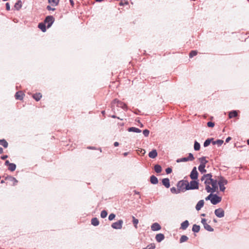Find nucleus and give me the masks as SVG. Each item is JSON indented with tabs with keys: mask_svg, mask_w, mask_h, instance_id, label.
Wrapping results in <instances>:
<instances>
[{
	"mask_svg": "<svg viewBox=\"0 0 249 249\" xmlns=\"http://www.w3.org/2000/svg\"><path fill=\"white\" fill-rule=\"evenodd\" d=\"M171 192L173 194H178L180 192L179 191L177 190V189L175 187H172L170 189Z\"/></svg>",
	"mask_w": 249,
	"mask_h": 249,
	"instance_id": "nucleus-41",
	"label": "nucleus"
},
{
	"mask_svg": "<svg viewBox=\"0 0 249 249\" xmlns=\"http://www.w3.org/2000/svg\"><path fill=\"white\" fill-rule=\"evenodd\" d=\"M33 98L36 101H38L42 97V94L40 93H36L32 96Z\"/></svg>",
	"mask_w": 249,
	"mask_h": 249,
	"instance_id": "nucleus-19",
	"label": "nucleus"
},
{
	"mask_svg": "<svg viewBox=\"0 0 249 249\" xmlns=\"http://www.w3.org/2000/svg\"><path fill=\"white\" fill-rule=\"evenodd\" d=\"M155 247V245L153 243L148 245L146 248H143V249H154Z\"/></svg>",
	"mask_w": 249,
	"mask_h": 249,
	"instance_id": "nucleus-38",
	"label": "nucleus"
},
{
	"mask_svg": "<svg viewBox=\"0 0 249 249\" xmlns=\"http://www.w3.org/2000/svg\"><path fill=\"white\" fill-rule=\"evenodd\" d=\"M128 154V152H124L123 154L124 156H126Z\"/></svg>",
	"mask_w": 249,
	"mask_h": 249,
	"instance_id": "nucleus-59",
	"label": "nucleus"
},
{
	"mask_svg": "<svg viewBox=\"0 0 249 249\" xmlns=\"http://www.w3.org/2000/svg\"><path fill=\"white\" fill-rule=\"evenodd\" d=\"M212 185V187H211V192L210 193H214L217 191L218 190V186H217V181L216 180H214L212 179V183L211 184Z\"/></svg>",
	"mask_w": 249,
	"mask_h": 249,
	"instance_id": "nucleus-8",
	"label": "nucleus"
},
{
	"mask_svg": "<svg viewBox=\"0 0 249 249\" xmlns=\"http://www.w3.org/2000/svg\"><path fill=\"white\" fill-rule=\"evenodd\" d=\"M4 183V181L3 180H2L1 181V183Z\"/></svg>",
	"mask_w": 249,
	"mask_h": 249,
	"instance_id": "nucleus-62",
	"label": "nucleus"
},
{
	"mask_svg": "<svg viewBox=\"0 0 249 249\" xmlns=\"http://www.w3.org/2000/svg\"><path fill=\"white\" fill-rule=\"evenodd\" d=\"M0 145H2L4 148L8 147V142L4 139L0 140Z\"/></svg>",
	"mask_w": 249,
	"mask_h": 249,
	"instance_id": "nucleus-26",
	"label": "nucleus"
},
{
	"mask_svg": "<svg viewBox=\"0 0 249 249\" xmlns=\"http://www.w3.org/2000/svg\"><path fill=\"white\" fill-rule=\"evenodd\" d=\"M136 121L138 123L140 124H142V123H142V122H141V121H140V120L139 119L136 120Z\"/></svg>",
	"mask_w": 249,
	"mask_h": 249,
	"instance_id": "nucleus-54",
	"label": "nucleus"
},
{
	"mask_svg": "<svg viewBox=\"0 0 249 249\" xmlns=\"http://www.w3.org/2000/svg\"><path fill=\"white\" fill-rule=\"evenodd\" d=\"M47 9L48 10H53H53H55V9H54V8H52V7H51V6H50V5L47 6Z\"/></svg>",
	"mask_w": 249,
	"mask_h": 249,
	"instance_id": "nucleus-50",
	"label": "nucleus"
},
{
	"mask_svg": "<svg viewBox=\"0 0 249 249\" xmlns=\"http://www.w3.org/2000/svg\"><path fill=\"white\" fill-rule=\"evenodd\" d=\"M221 197L218 196L217 195H213V196L211 199V203L213 205H216L219 203L221 201Z\"/></svg>",
	"mask_w": 249,
	"mask_h": 249,
	"instance_id": "nucleus-7",
	"label": "nucleus"
},
{
	"mask_svg": "<svg viewBox=\"0 0 249 249\" xmlns=\"http://www.w3.org/2000/svg\"><path fill=\"white\" fill-rule=\"evenodd\" d=\"M123 221L119 220L117 222H114L112 224L111 227L114 229L120 230L122 228Z\"/></svg>",
	"mask_w": 249,
	"mask_h": 249,
	"instance_id": "nucleus-5",
	"label": "nucleus"
},
{
	"mask_svg": "<svg viewBox=\"0 0 249 249\" xmlns=\"http://www.w3.org/2000/svg\"><path fill=\"white\" fill-rule=\"evenodd\" d=\"M38 28L43 32L46 31V25L43 23H39L38 24Z\"/></svg>",
	"mask_w": 249,
	"mask_h": 249,
	"instance_id": "nucleus-31",
	"label": "nucleus"
},
{
	"mask_svg": "<svg viewBox=\"0 0 249 249\" xmlns=\"http://www.w3.org/2000/svg\"><path fill=\"white\" fill-rule=\"evenodd\" d=\"M212 196H213V194L211 193V194H210L208 196H207L205 198V200H210L211 201V199H212Z\"/></svg>",
	"mask_w": 249,
	"mask_h": 249,
	"instance_id": "nucleus-46",
	"label": "nucleus"
},
{
	"mask_svg": "<svg viewBox=\"0 0 249 249\" xmlns=\"http://www.w3.org/2000/svg\"><path fill=\"white\" fill-rule=\"evenodd\" d=\"M162 184L165 187H166L167 188H169V187H170V180H169V178H165L162 179Z\"/></svg>",
	"mask_w": 249,
	"mask_h": 249,
	"instance_id": "nucleus-16",
	"label": "nucleus"
},
{
	"mask_svg": "<svg viewBox=\"0 0 249 249\" xmlns=\"http://www.w3.org/2000/svg\"><path fill=\"white\" fill-rule=\"evenodd\" d=\"M176 161L178 163L181 162H186L188 161V160L186 159V158H182L180 159H178Z\"/></svg>",
	"mask_w": 249,
	"mask_h": 249,
	"instance_id": "nucleus-39",
	"label": "nucleus"
},
{
	"mask_svg": "<svg viewBox=\"0 0 249 249\" xmlns=\"http://www.w3.org/2000/svg\"><path fill=\"white\" fill-rule=\"evenodd\" d=\"M119 145V142H115L114 143V146H115V147L118 146Z\"/></svg>",
	"mask_w": 249,
	"mask_h": 249,
	"instance_id": "nucleus-55",
	"label": "nucleus"
},
{
	"mask_svg": "<svg viewBox=\"0 0 249 249\" xmlns=\"http://www.w3.org/2000/svg\"><path fill=\"white\" fill-rule=\"evenodd\" d=\"M204 200H199L196 206V209L197 211H199L204 206Z\"/></svg>",
	"mask_w": 249,
	"mask_h": 249,
	"instance_id": "nucleus-13",
	"label": "nucleus"
},
{
	"mask_svg": "<svg viewBox=\"0 0 249 249\" xmlns=\"http://www.w3.org/2000/svg\"><path fill=\"white\" fill-rule=\"evenodd\" d=\"M190 176L192 179H196L197 178L198 173L196 170V167H194V168L193 169Z\"/></svg>",
	"mask_w": 249,
	"mask_h": 249,
	"instance_id": "nucleus-11",
	"label": "nucleus"
},
{
	"mask_svg": "<svg viewBox=\"0 0 249 249\" xmlns=\"http://www.w3.org/2000/svg\"><path fill=\"white\" fill-rule=\"evenodd\" d=\"M189 225L188 220H185L181 224L180 228L183 230H186Z\"/></svg>",
	"mask_w": 249,
	"mask_h": 249,
	"instance_id": "nucleus-20",
	"label": "nucleus"
},
{
	"mask_svg": "<svg viewBox=\"0 0 249 249\" xmlns=\"http://www.w3.org/2000/svg\"><path fill=\"white\" fill-rule=\"evenodd\" d=\"M151 228L153 231H157L161 229V227L159 223H154L151 225Z\"/></svg>",
	"mask_w": 249,
	"mask_h": 249,
	"instance_id": "nucleus-12",
	"label": "nucleus"
},
{
	"mask_svg": "<svg viewBox=\"0 0 249 249\" xmlns=\"http://www.w3.org/2000/svg\"><path fill=\"white\" fill-rule=\"evenodd\" d=\"M172 169L171 168H167L166 169V172L167 174H170L172 172Z\"/></svg>",
	"mask_w": 249,
	"mask_h": 249,
	"instance_id": "nucleus-48",
	"label": "nucleus"
},
{
	"mask_svg": "<svg viewBox=\"0 0 249 249\" xmlns=\"http://www.w3.org/2000/svg\"><path fill=\"white\" fill-rule=\"evenodd\" d=\"M59 0H48V2L53 6H56L59 2Z\"/></svg>",
	"mask_w": 249,
	"mask_h": 249,
	"instance_id": "nucleus-25",
	"label": "nucleus"
},
{
	"mask_svg": "<svg viewBox=\"0 0 249 249\" xmlns=\"http://www.w3.org/2000/svg\"><path fill=\"white\" fill-rule=\"evenodd\" d=\"M139 222V220L137 219H136L134 217H133V223L134 225V226L136 228H137V224Z\"/></svg>",
	"mask_w": 249,
	"mask_h": 249,
	"instance_id": "nucleus-42",
	"label": "nucleus"
},
{
	"mask_svg": "<svg viewBox=\"0 0 249 249\" xmlns=\"http://www.w3.org/2000/svg\"><path fill=\"white\" fill-rule=\"evenodd\" d=\"M115 214L114 213H111L109 214V215L108 216V219L110 221H112V220H113L115 218Z\"/></svg>",
	"mask_w": 249,
	"mask_h": 249,
	"instance_id": "nucleus-45",
	"label": "nucleus"
},
{
	"mask_svg": "<svg viewBox=\"0 0 249 249\" xmlns=\"http://www.w3.org/2000/svg\"><path fill=\"white\" fill-rule=\"evenodd\" d=\"M186 159L188 160V161H192L194 160V157L192 153H189L188 157Z\"/></svg>",
	"mask_w": 249,
	"mask_h": 249,
	"instance_id": "nucleus-40",
	"label": "nucleus"
},
{
	"mask_svg": "<svg viewBox=\"0 0 249 249\" xmlns=\"http://www.w3.org/2000/svg\"><path fill=\"white\" fill-rule=\"evenodd\" d=\"M102 114L104 115L105 113V111H102Z\"/></svg>",
	"mask_w": 249,
	"mask_h": 249,
	"instance_id": "nucleus-61",
	"label": "nucleus"
},
{
	"mask_svg": "<svg viewBox=\"0 0 249 249\" xmlns=\"http://www.w3.org/2000/svg\"><path fill=\"white\" fill-rule=\"evenodd\" d=\"M178 186H180V187L185 186V190L197 189L198 188V183L196 180H192L190 183L186 181H181L178 183Z\"/></svg>",
	"mask_w": 249,
	"mask_h": 249,
	"instance_id": "nucleus-2",
	"label": "nucleus"
},
{
	"mask_svg": "<svg viewBox=\"0 0 249 249\" xmlns=\"http://www.w3.org/2000/svg\"><path fill=\"white\" fill-rule=\"evenodd\" d=\"M199 161L200 162V165H205L206 163L207 162V160H206L205 157H202L200 158Z\"/></svg>",
	"mask_w": 249,
	"mask_h": 249,
	"instance_id": "nucleus-33",
	"label": "nucleus"
},
{
	"mask_svg": "<svg viewBox=\"0 0 249 249\" xmlns=\"http://www.w3.org/2000/svg\"><path fill=\"white\" fill-rule=\"evenodd\" d=\"M207 124H214L211 122H208L207 123Z\"/></svg>",
	"mask_w": 249,
	"mask_h": 249,
	"instance_id": "nucleus-57",
	"label": "nucleus"
},
{
	"mask_svg": "<svg viewBox=\"0 0 249 249\" xmlns=\"http://www.w3.org/2000/svg\"><path fill=\"white\" fill-rule=\"evenodd\" d=\"M212 175L211 174H207L203 175L201 178V180L202 181H204V184L206 185L205 189L208 193L211 192V187L210 185L212 183Z\"/></svg>",
	"mask_w": 249,
	"mask_h": 249,
	"instance_id": "nucleus-3",
	"label": "nucleus"
},
{
	"mask_svg": "<svg viewBox=\"0 0 249 249\" xmlns=\"http://www.w3.org/2000/svg\"><path fill=\"white\" fill-rule=\"evenodd\" d=\"M3 152V149L1 147H0V154H1Z\"/></svg>",
	"mask_w": 249,
	"mask_h": 249,
	"instance_id": "nucleus-58",
	"label": "nucleus"
},
{
	"mask_svg": "<svg viewBox=\"0 0 249 249\" xmlns=\"http://www.w3.org/2000/svg\"><path fill=\"white\" fill-rule=\"evenodd\" d=\"M247 143L249 145V139L247 140Z\"/></svg>",
	"mask_w": 249,
	"mask_h": 249,
	"instance_id": "nucleus-64",
	"label": "nucleus"
},
{
	"mask_svg": "<svg viewBox=\"0 0 249 249\" xmlns=\"http://www.w3.org/2000/svg\"><path fill=\"white\" fill-rule=\"evenodd\" d=\"M228 183V181L224 178L221 177L219 178V180L218 181V184L219 186V189L220 191L224 192L225 190V185Z\"/></svg>",
	"mask_w": 249,
	"mask_h": 249,
	"instance_id": "nucleus-4",
	"label": "nucleus"
},
{
	"mask_svg": "<svg viewBox=\"0 0 249 249\" xmlns=\"http://www.w3.org/2000/svg\"><path fill=\"white\" fill-rule=\"evenodd\" d=\"M16 165L15 163H11L8 167V169L11 171H14L16 169Z\"/></svg>",
	"mask_w": 249,
	"mask_h": 249,
	"instance_id": "nucleus-30",
	"label": "nucleus"
},
{
	"mask_svg": "<svg viewBox=\"0 0 249 249\" xmlns=\"http://www.w3.org/2000/svg\"><path fill=\"white\" fill-rule=\"evenodd\" d=\"M15 9L17 10H19L22 7V2L21 0L18 1L15 4L14 6Z\"/></svg>",
	"mask_w": 249,
	"mask_h": 249,
	"instance_id": "nucleus-24",
	"label": "nucleus"
},
{
	"mask_svg": "<svg viewBox=\"0 0 249 249\" xmlns=\"http://www.w3.org/2000/svg\"><path fill=\"white\" fill-rule=\"evenodd\" d=\"M211 140L210 139H207L206 140L204 143V147H207L208 146V145H210V143H211Z\"/></svg>",
	"mask_w": 249,
	"mask_h": 249,
	"instance_id": "nucleus-43",
	"label": "nucleus"
},
{
	"mask_svg": "<svg viewBox=\"0 0 249 249\" xmlns=\"http://www.w3.org/2000/svg\"><path fill=\"white\" fill-rule=\"evenodd\" d=\"M158 155L156 149L152 150L151 152H150L148 154V156L150 158L154 159Z\"/></svg>",
	"mask_w": 249,
	"mask_h": 249,
	"instance_id": "nucleus-15",
	"label": "nucleus"
},
{
	"mask_svg": "<svg viewBox=\"0 0 249 249\" xmlns=\"http://www.w3.org/2000/svg\"><path fill=\"white\" fill-rule=\"evenodd\" d=\"M188 239V237L186 235H182L180 239V242L183 243L186 241Z\"/></svg>",
	"mask_w": 249,
	"mask_h": 249,
	"instance_id": "nucleus-36",
	"label": "nucleus"
},
{
	"mask_svg": "<svg viewBox=\"0 0 249 249\" xmlns=\"http://www.w3.org/2000/svg\"><path fill=\"white\" fill-rule=\"evenodd\" d=\"M107 213L106 210H103L101 213V217L102 218H104L107 217Z\"/></svg>",
	"mask_w": 249,
	"mask_h": 249,
	"instance_id": "nucleus-37",
	"label": "nucleus"
},
{
	"mask_svg": "<svg viewBox=\"0 0 249 249\" xmlns=\"http://www.w3.org/2000/svg\"><path fill=\"white\" fill-rule=\"evenodd\" d=\"M150 182L152 184H156L158 183V179L155 176H152L150 177Z\"/></svg>",
	"mask_w": 249,
	"mask_h": 249,
	"instance_id": "nucleus-22",
	"label": "nucleus"
},
{
	"mask_svg": "<svg viewBox=\"0 0 249 249\" xmlns=\"http://www.w3.org/2000/svg\"><path fill=\"white\" fill-rule=\"evenodd\" d=\"M155 238L158 242H160L164 239V236L162 233H159L156 235Z\"/></svg>",
	"mask_w": 249,
	"mask_h": 249,
	"instance_id": "nucleus-18",
	"label": "nucleus"
},
{
	"mask_svg": "<svg viewBox=\"0 0 249 249\" xmlns=\"http://www.w3.org/2000/svg\"><path fill=\"white\" fill-rule=\"evenodd\" d=\"M205 165H199L198 166V170L201 173H204L206 172L205 169Z\"/></svg>",
	"mask_w": 249,
	"mask_h": 249,
	"instance_id": "nucleus-32",
	"label": "nucleus"
},
{
	"mask_svg": "<svg viewBox=\"0 0 249 249\" xmlns=\"http://www.w3.org/2000/svg\"><path fill=\"white\" fill-rule=\"evenodd\" d=\"M6 179L11 181L12 183L13 186L16 185L18 182V180L12 176L8 177Z\"/></svg>",
	"mask_w": 249,
	"mask_h": 249,
	"instance_id": "nucleus-17",
	"label": "nucleus"
},
{
	"mask_svg": "<svg viewBox=\"0 0 249 249\" xmlns=\"http://www.w3.org/2000/svg\"><path fill=\"white\" fill-rule=\"evenodd\" d=\"M128 131L129 132H134L136 133H140L141 132V130L139 129V128H136V127H130L128 128Z\"/></svg>",
	"mask_w": 249,
	"mask_h": 249,
	"instance_id": "nucleus-27",
	"label": "nucleus"
},
{
	"mask_svg": "<svg viewBox=\"0 0 249 249\" xmlns=\"http://www.w3.org/2000/svg\"><path fill=\"white\" fill-rule=\"evenodd\" d=\"M231 140V138L230 137H229L226 139V142H228Z\"/></svg>",
	"mask_w": 249,
	"mask_h": 249,
	"instance_id": "nucleus-53",
	"label": "nucleus"
},
{
	"mask_svg": "<svg viewBox=\"0 0 249 249\" xmlns=\"http://www.w3.org/2000/svg\"><path fill=\"white\" fill-rule=\"evenodd\" d=\"M91 223L94 226H97L99 224V221L97 218H93L91 220Z\"/></svg>",
	"mask_w": 249,
	"mask_h": 249,
	"instance_id": "nucleus-23",
	"label": "nucleus"
},
{
	"mask_svg": "<svg viewBox=\"0 0 249 249\" xmlns=\"http://www.w3.org/2000/svg\"><path fill=\"white\" fill-rule=\"evenodd\" d=\"M7 158H8L7 155H4V156L1 157V159L2 160H5V159H7Z\"/></svg>",
	"mask_w": 249,
	"mask_h": 249,
	"instance_id": "nucleus-51",
	"label": "nucleus"
},
{
	"mask_svg": "<svg viewBox=\"0 0 249 249\" xmlns=\"http://www.w3.org/2000/svg\"><path fill=\"white\" fill-rule=\"evenodd\" d=\"M11 163H10L9 160H6L5 162V165H8L9 166V165L11 164Z\"/></svg>",
	"mask_w": 249,
	"mask_h": 249,
	"instance_id": "nucleus-52",
	"label": "nucleus"
},
{
	"mask_svg": "<svg viewBox=\"0 0 249 249\" xmlns=\"http://www.w3.org/2000/svg\"><path fill=\"white\" fill-rule=\"evenodd\" d=\"M24 94L21 91H18L15 94V98L17 100H21L23 99Z\"/></svg>",
	"mask_w": 249,
	"mask_h": 249,
	"instance_id": "nucleus-14",
	"label": "nucleus"
},
{
	"mask_svg": "<svg viewBox=\"0 0 249 249\" xmlns=\"http://www.w3.org/2000/svg\"><path fill=\"white\" fill-rule=\"evenodd\" d=\"M201 215L202 216H205V214L202 213V214H201Z\"/></svg>",
	"mask_w": 249,
	"mask_h": 249,
	"instance_id": "nucleus-63",
	"label": "nucleus"
},
{
	"mask_svg": "<svg viewBox=\"0 0 249 249\" xmlns=\"http://www.w3.org/2000/svg\"><path fill=\"white\" fill-rule=\"evenodd\" d=\"M201 222L206 230L211 232L213 231V229L206 222V219L202 218Z\"/></svg>",
	"mask_w": 249,
	"mask_h": 249,
	"instance_id": "nucleus-6",
	"label": "nucleus"
},
{
	"mask_svg": "<svg viewBox=\"0 0 249 249\" xmlns=\"http://www.w3.org/2000/svg\"><path fill=\"white\" fill-rule=\"evenodd\" d=\"M197 54V52L196 51H192L190 53V57L192 58L194 57V56H196Z\"/></svg>",
	"mask_w": 249,
	"mask_h": 249,
	"instance_id": "nucleus-44",
	"label": "nucleus"
},
{
	"mask_svg": "<svg viewBox=\"0 0 249 249\" xmlns=\"http://www.w3.org/2000/svg\"><path fill=\"white\" fill-rule=\"evenodd\" d=\"M214 214L219 218H222L224 216V211L221 208H218L214 211Z\"/></svg>",
	"mask_w": 249,
	"mask_h": 249,
	"instance_id": "nucleus-10",
	"label": "nucleus"
},
{
	"mask_svg": "<svg viewBox=\"0 0 249 249\" xmlns=\"http://www.w3.org/2000/svg\"><path fill=\"white\" fill-rule=\"evenodd\" d=\"M53 22L54 18L52 16H48L45 20V23L47 24L48 28H50Z\"/></svg>",
	"mask_w": 249,
	"mask_h": 249,
	"instance_id": "nucleus-9",
	"label": "nucleus"
},
{
	"mask_svg": "<svg viewBox=\"0 0 249 249\" xmlns=\"http://www.w3.org/2000/svg\"><path fill=\"white\" fill-rule=\"evenodd\" d=\"M111 107L112 110L115 113H124V111L126 109V106L125 104L119 101L118 99H114L112 103Z\"/></svg>",
	"mask_w": 249,
	"mask_h": 249,
	"instance_id": "nucleus-1",
	"label": "nucleus"
},
{
	"mask_svg": "<svg viewBox=\"0 0 249 249\" xmlns=\"http://www.w3.org/2000/svg\"><path fill=\"white\" fill-rule=\"evenodd\" d=\"M141 152L142 153V154H145V150H142H142H141Z\"/></svg>",
	"mask_w": 249,
	"mask_h": 249,
	"instance_id": "nucleus-56",
	"label": "nucleus"
},
{
	"mask_svg": "<svg viewBox=\"0 0 249 249\" xmlns=\"http://www.w3.org/2000/svg\"><path fill=\"white\" fill-rule=\"evenodd\" d=\"M192 231L194 232H198L200 231V226L196 224L194 225L192 228Z\"/></svg>",
	"mask_w": 249,
	"mask_h": 249,
	"instance_id": "nucleus-28",
	"label": "nucleus"
},
{
	"mask_svg": "<svg viewBox=\"0 0 249 249\" xmlns=\"http://www.w3.org/2000/svg\"><path fill=\"white\" fill-rule=\"evenodd\" d=\"M223 143V141L221 140H218L213 142V144H217L218 146H220Z\"/></svg>",
	"mask_w": 249,
	"mask_h": 249,
	"instance_id": "nucleus-35",
	"label": "nucleus"
},
{
	"mask_svg": "<svg viewBox=\"0 0 249 249\" xmlns=\"http://www.w3.org/2000/svg\"><path fill=\"white\" fill-rule=\"evenodd\" d=\"M149 131L147 129H145L143 131V134L145 136H148L149 135Z\"/></svg>",
	"mask_w": 249,
	"mask_h": 249,
	"instance_id": "nucleus-47",
	"label": "nucleus"
},
{
	"mask_svg": "<svg viewBox=\"0 0 249 249\" xmlns=\"http://www.w3.org/2000/svg\"><path fill=\"white\" fill-rule=\"evenodd\" d=\"M154 170L156 173H160L161 171V167L159 164H156L154 167Z\"/></svg>",
	"mask_w": 249,
	"mask_h": 249,
	"instance_id": "nucleus-29",
	"label": "nucleus"
},
{
	"mask_svg": "<svg viewBox=\"0 0 249 249\" xmlns=\"http://www.w3.org/2000/svg\"><path fill=\"white\" fill-rule=\"evenodd\" d=\"M6 8L7 10H9L10 9V6L9 3H6Z\"/></svg>",
	"mask_w": 249,
	"mask_h": 249,
	"instance_id": "nucleus-49",
	"label": "nucleus"
},
{
	"mask_svg": "<svg viewBox=\"0 0 249 249\" xmlns=\"http://www.w3.org/2000/svg\"><path fill=\"white\" fill-rule=\"evenodd\" d=\"M200 144L196 141L194 143V149L196 151H198L200 149Z\"/></svg>",
	"mask_w": 249,
	"mask_h": 249,
	"instance_id": "nucleus-34",
	"label": "nucleus"
},
{
	"mask_svg": "<svg viewBox=\"0 0 249 249\" xmlns=\"http://www.w3.org/2000/svg\"><path fill=\"white\" fill-rule=\"evenodd\" d=\"M238 111L236 110H233L230 111L229 113V117L230 118H232L237 116Z\"/></svg>",
	"mask_w": 249,
	"mask_h": 249,
	"instance_id": "nucleus-21",
	"label": "nucleus"
},
{
	"mask_svg": "<svg viewBox=\"0 0 249 249\" xmlns=\"http://www.w3.org/2000/svg\"><path fill=\"white\" fill-rule=\"evenodd\" d=\"M88 148L90 149H95V148L94 147H89Z\"/></svg>",
	"mask_w": 249,
	"mask_h": 249,
	"instance_id": "nucleus-60",
	"label": "nucleus"
}]
</instances>
